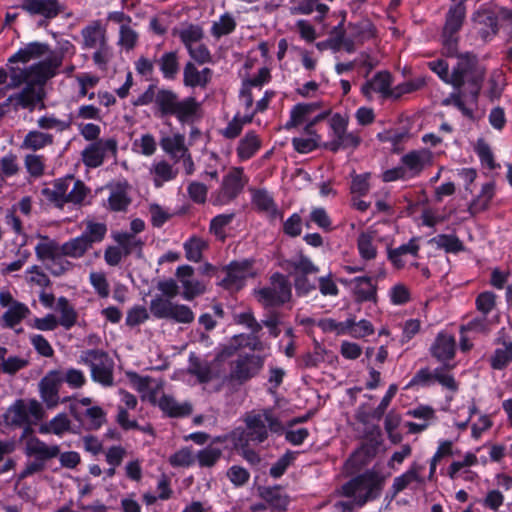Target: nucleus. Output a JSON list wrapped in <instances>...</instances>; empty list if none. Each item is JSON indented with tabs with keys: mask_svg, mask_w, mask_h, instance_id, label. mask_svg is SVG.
I'll return each mask as SVG.
<instances>
[{
	"mask_svg": "<svg viewBox=\"0 0 512 512\" xmlns=\"http://www.w3.org/2000/svg\"><path fill=\"white\" fill-rule=\"evenodd\" d=\"M62 62L63 56L61 54H50L47 59L25 68L10 67L12 85L18 87L25 83L26 86L19 93L11 95L3 106L12 103L15 107L33 110L41 100L36 86H42L47 80L54 77Z\"/></svg>",
	"mask_w": 512,
	"mask_h": 512,
	"instance_id": "nucleus-1",
	"label": "nucleus"
},
{
	"mask_svg": "<svg viewBox=\"0 0 512 512\" xmlns=\"http://www.w3.org/2000/svg\"><path fill=\"white\" fill-rule=\"evenodd\" d=\"M485 75V67L470 53L459 55L456 65L453 66L450 85L457 89V92L451 94L450 101L469 119L474 118Z\"/></svg>",
	"mask_w": 512,
	"mask_h": 512,
	"instance_id": "nucleus-2",
	"label": "nucleus"
},
{
	"mask_svg": "<svg viewBox=\"0 0 512 512\" xmlns=\"http://www.w3.org/2000/svg\"><path fill=\"white\" fill-rule=\"evenodd\" d=\"M153 104L155 117L163 119L175 117L180 123H192L198 116L200 103L194 97L181 98L169 88H159L154 84L132 101L135 107Z\"/></svg>",
	"mask_w": 512,
	"mask_h": 512,
	"instance_id": "nucleus-3",
	"label": "nucleus"
},
{
	"mask_svg": "<svg viewBox=\"0 0 512 512\" xmlns=\"http://www.w3.org/2000/svg\"><path fill=\"white\" fill-rule=\"evenodd\" d=\"M245 428L231 431L233 446L261 444L268 439L269 432L281 433L283 425L270 408L252 410L244 415Z\"/></svg>",
	"mask_w": 512,
	"mask_h": 512,
	"instance_id": "nucleus-4",
	"label": "nucleus"
},
{
	"mask_svg": "<svg viewBox=\"0 0 512 512\" xmlns=\"http://www.w3.org/2000/svg\"><path fill=\"white\" fill-rule=\"evenodd\" d=\"M80 37L81 49L92 51L94 65L99 70L106 71L114 57L106 25L101 20L90 21L80 30Z\"/></svg>",
	"mask_w": 512,
	"mask_h": 512,
	"instance_id": "nucleus-5",
	"label": "nucleus"
},
{
	"mask_svg": "<svg viewBox=\"0 0 512 512\" xmlns=\"http://www.w3.org/2000/svg\"><path fill=\"white\" fill-rule=\"evenodd\" d=\"M44 416L42 405L34 399L16 400L5 412L4 420L10 426L23 427L21 438L32 432L31 426Z\"/></svg>",
	"mask_w": 512,
	"mask_h": 512,
	"instance_id": "nucleus-6",
	"label": "nucleus"
},
{
	"mask_svg": "<svg viewBox=\"0 0 512 512\" xmlns=\"http://www.w3.org/2000/svg\"><path fill=\"white\" fill-rule=\"evenodd\" d=\"M383 483V479L375 471L369 470L343 485V494L353 498L358 506H362L380 495Z\"/></svg>",
	"mask_w": 512,
	"mask_h": 512,
	"instance_id": "nucleus-7",
	"label": "nucleus"
},
{
	"mask_svg": "<svg viewBox=\"0 0 512 512\" xmlns=\"http://www.w3.org/2000/svg\"><path fill=\"white\" fill-rule=\"evenodd\" d=\"M254 296L265 308L280 307L292 299V288L287 277L281 273H274L269 284L255 289Z\"/></svg>",
	"mask_w": 512,
	"mask_h": 512,
	"instance_id": "nucleus-8",
	"label": "nucleus"
},
{
	"mask_svg": "<svg viewBox=\"0 0 512 512\" xmlns=\"http://www.w3.org/2000/svg\"><path fill=\"white\" fill-rule=\"evenodd\" d=\"M349 117L335 113L329 119L330 127V141L325 144V147L332 151L337 152L341 149H355L361 143V138L356 132H348Z\"/></svg>",
	"mask_w": 512,
	"mask_h": 512,
	"instance_id": "nucleus-9",
	"label": "nucleus"
},
{
	"mask_svg": "<svg viewBox=\"0 0 512 512\" xmlns=\"http://www.w3.org/2000/svg\"><path fill=\"white\" fill-rule=\"evenodd\" d=\"M465 0L452 5L446 14L445 24L442 32V41L444 49L448 56H454L457 52L458 33L461 30L465 17L466 7Z\"/></svg>",
	"mask_w": 512,
	"mask_h": 512,
	"instance_id": "nucleus-10",
	"label": "nucleus"
},
{
	"mask_svg": "<svg viewBox=\"0 0 512 512\" xmlns=\"http://www.w3.org/2000/svg\"><path fill=\"white\" fill-rule=\"evenodd\" d=\"M81 362L90 367L91 377L95 382L109 387L113 385V360L109 355L98 349L85 351L81 355Z\"/></svg>",
	"mask_w": 512,
	"mask_h": 512,
	"instance_id": "nucleus-11",
	"label": "nucleus"
},
{
	"mask_svg": "<svg viewBox=\"0 0 512 512\" xmlns=\"http://www.w3.org/2000/svg\"><path fill=\"white\" fill-rule=\"evenodd\" d=\"M118 142L115 138H102L89 143L81 152V160L89 169L102 166L106 159L116 158Z\"/></svg>",
	"mask_w": 512,
	"mask_h": 512,
	"instance_id": "nucleus-12",
	"label": "nucleus"
},
{
	"mask_svg": "<svg viewBox=\"0 0 512 512\" xmlns=\"http://www.w3.org/2000/svg\"><path fill=\"white\" fill-rule=\"evenodd\" d=\"M152 315L159 319H170L177 323L188 324L193 322L195 315L191 308L157 296L150 302Z\"/></svg>",
	"mask_w": 512,
	"mask_h": 512,
	"instance_id": "nucleus-13",
	"label": "nucleus"
},
{
	"mask_svg": "<svg viewBox=\"0 0 512 512\" xmlns=\"http://www.w3.org/2000/svg\"><path fill=\"white\" fill-rule=\"evenodd\" d=\"M264 356L253 353L239 354L230 363L229 378L243 384L257 376L264 367Z\"/></svg>",
	"mask_w": 512,
	"mask_h": 512,
	"instance_id": "nucleus-14",
	"label": "nucleus"
},
{
	"mask_svg": "<svg viewBox=\"0 0 512 512\" xmlns=\"http://www.w3.org/2000/svg\"><path fill=\"white\" fill-rule=\"evenodd\" d=\"M247 182L248 179L244 175L243 168H233L223 177L221 186L215 195L214 204L230 203L241 193Z\"/></svg>",
	"mask_w": 512,
	"mask_h": 512,
	"instance_id": "nucleus-15",
	"label": "nucleus"
},
{
	"mask_svg": "<svg viewBox=\"0 0 512 512\" xmlns=\"http://www.w3.org/2000/svg\"><path fill=\"white\" fill-rule=\"evenodd\" d=\"M251 203L260 214H263L270 223L283 219V212L278 208L272 194L266 189H250Z\"/></svg>",
	"mask_w": 512,
	"mask_h": 512,
	"instance_id": "nucleus-16",
	"label": "nucleus"
},
{
	"mask_svg": "<svg viewBox=\"0 0 512 512\" xmlns=\"http://www.w3.org/2000/svg\"><path fill=\"white\" fill-rule=\"evenodd\" d=\"M107 189L109 190L108 208L114 212H125L132 202L129 182L126 179L116 180L110 182Z\"/></svg>",
	"mask_w": 512,
	"mask_h": 512,
	"instance_id": "nucleus-17",
	"label": "nucleus"
},
{
	"mask_svg": "<svg viewBox=\"0 0 512 512\" xmlns=\"http://www.w3.org/2000/svg\"><path fill=\"white\" fill-rule=\"evenodd\" d=\"M64 382L63 372L60 370L49 371L40 381V395L48 408H54L59 403V389Z\"/></svg>",
	"mask_w": 512,
	"mask_h": 512,
	"instance_id": "nucleus-18",
	"label": "nucleus"
},
{
	"mask_svg": "<svg viewBox=\"0 0 512 512\" xmlns=\"http://www.w3.org/2000/svg\"><path fill=\"white\" fill-rule=\"evenodd\" d=\"M176 277L183 288L182 297L185 300H193L206 290L205 284L194 278V268L192 266H179L176 270Z\"/></svg>",
	"mask_w": 512,
	"mask_h": 512,
	"instance_id": "nucleus-19",
	"label": "nucleus"
},
{
	"mask_svg": "<svg viewBox=\"0 0 512 512\" xmlns=\"http://www.w3.org/2000/svg\"><path fill=\"white\" fill-rule=\"evenodd\" d=\"M20 7L32 16L39 15L47 20L57 17L63 11L59 0H23Z\"/></svg>",
	"mask_w": 512,
	"mask_h": 512,
	"instance_id": "nucleus-20",
	"label": "nucleus"
},
{
	"mask_svg": "<svg viewBox=\"0 0 512 512\" xmlns=\"http://www.w3.org/2000/svg\"><path fill=\"white\" fill-rule=\"evenodd\" d=\"M478 464V458L475 453L467 452L462 459L454 460L447 469V475L455 480L462 478L465 481L473 482L478 478L477 473L470 470V467Z\"/></svg>",
	"mask_w": 512,
	"mask_h": 512,
	"instance_id": "nucleus-21",
	"label": "nucleus"
},
{
	"mask_svg": "<svg viewBox=\"0 0 512 512\" xmlns=\"http://www.w3.org/2000/svg\"><path fill=\"white\" fill-rule=\"evenodd\" d=\"M24 454L27 457H33L36 460L46 463L59 455V446L48 445L38 437L32 435L25 441Z\"/></svg>",
	"mask_w": 512,
	"mask_h": 512,
	"instance_id": "nucleus-22",
	"label": "nucleus"
},
{
	"mask_svg": "<svg viewBox=\"0 0 512 512\" xmlns=\"http://www.w3.org/2000/svg\"><path fill=\"white\" fill-rule=\"evenodd\" d=\"M50 54H59L58 52L50 51V47L46 43L42 42H30L26 44L24 47L20 48L16 53H14L9 59L8 63H28L32 60H37L42 57L47 59ZM62 56L63 54L60 53Z\"/></svg>",
	"mask_w": 512,
	"mask_h": 512,
	"instance_id": "nucleus-23",
	"label": "nucleus"
},
{
	"mask_svg": "<svg viewBox=\"0 0 512 512\" xmlns=\"http://www.w3.org/2000/svg\"><path fill=\"white\" fill-rule=\"evenodd\" d=\"M420 245L419 239L416 237L411 238L407 243L400 245L397 248L387 249V258L396 269L405 267L408 257L417 258L419 256Z\"/></svg>",
	"mask_w": 512,
	"mask_h": 512,
	"instance_id": "nucleus-24",
	"label": "nucleus"
},
{
	"mask_svg": "<svg viewBox=\"0 0 512 512\" xmlns=\"http://www.w3.org/2000/svg\"><path fill=\"white\" fill-rule=\"evenodd\" d=\"M213 77V70L204 67L199 70L195 63L188 61L183 68V85L189 88L205 89L211 82Z\"/></svg>",
	"mask_w": 512,
	"mask_h": 512,
	"instance_id": "nucleus-25",
	"label": "nucleus"
},
{
	"mask_svg": "<svg viewBox=\"0 0 512 512\" xmlns=\"http://www.w3.org/2000/svg\"><path fill=\"white\" fill-rule=\"evenodd\" d=\"M424 470V466L413 462L409 466V468L401 475L397 476L393 480V484L391 486V490L393 495H397L403 490L407 488H413V485H421L424 483V478L422 476V472Z\"/></svg>",
	"mask_w": 512,
	"mask_h": 512,
	"instance_id": "nucleus-26",
	"label": "nucleus"
},
{
	"mask_svg": "<svg viewBox=\"0 0 512 512\" xmlns=\"http://www.w3.org/2000/svg\"><path fill=\"white\" fill-rule=\"evenodd\" d=\"M431 162V153L428 150H413L401 158V163L410 179L417 177L425 166Z\"/></svg>",
	"mask_w": 512,
	"mask_h": 512,
	"instance_id": "nucleus-27",
	"label": "nucleus"
},
{
	"mask_svg": "<svg viewBox=\"0 0 512 512\" xmlns=\"http://www.w3.org/2000/svg\"><path fill=\"white\" fill-rule=\"evenodd\" d=\"M251 275V265L248 262H233L227 268L222 285L230 290H239Z\"/></svg>",
	"mask_w": 512,
	"mask_h": 512,
	"instance_id": "nucleus-28",
	"label": "nucleus"
},
{
	"mask_svg": "<svg viewBox=\"0 0 512 512\" xmlns=\"http://www.w3.org/2000/svg\"><path fill=\"white\" fill-rule=\"evenodd\" d=\"M178 173V168L164 159L153 161L149 168V175L156 188H160L164 183L176 179Z\"/></svg>",
	"mask_w": 512,
	"mask_h": 512,
	"instance_id": "nucleus-29",
	"label": "nucleus"
},
{
	"mask_svg": "<svg viewBox=\"0 0 512 512\" xmlns=\"http://www.w3.org/2000/svg\"><path fill=\"white\" fill-rule=\"evenodd\" d=\"M392 79L388 72H378L370 81L362 86V93L371 98L373 93H379L384 98L394 97V89L391 90Z\"/></svg>",
	"mask_w": 512,
	"mask_h": 512,
	"instance_id": "nucleus-30",
	"label": "nucleus"
},
{
	"mask_svg": "<svg viewBox=\"0 0 512 512\" xmlns=\"http://www.w3.org/2000/svg\"><path fill=\"white\" fill-rule=\"evenodd\" d=\"M350 284L352 285L353 295L357 302L377 301V285L371 277H355L350 281Z\"/></svg>",
	"mask_w": 512,
	"mask_h": 512,
	"instance_id": "nucleus-31",
	"label": "nucleus"
},
{
	"mask_svg": "<svg viewBox=\"0 0 512 512\" xmlns=\"http://www.w3.org/2000/svg\"><path fill=\"white\" fill-rule=\"evenodd\" d=\"M62 181H67V188L64 192L65 205L73 204L75 206H81L90 193V189L83 181L74 179L73 176L62 178Z\"/></svg>",
	"mask_w": 512,
	"mask_h": 512,
	"instance_id": "nucleus-32",
	"label": "nucleus"
},
{
	"mask_svg": "<svg viewBox=\"0 0 512 512\" xmlns=\"http://www.w3.org/2000/svg\"><path fill=\"white\" fill-rule=\"evenodd\" d=\"M71 413L74 418L81 422L85 429L87 430H98L100 429L104 423L106 422V412L100 406H91L88 407L82 416H80L76 410L75 406H71Z\"/></svg>",
	"mask_w": 512,
	"mask_h": 512,
	"instance_id": "nucleus-33",
	"label": "nucleus"
},
{
	"mask_svg": "<svg viewBox=\"0 0 512 512\" xmlns=\"http://www.w3.org/2000/svg\"><path fill=\"white\" fill-rule=\"evenodd\" d=\"M185 135L174 133L161 138L160 146L162 150L168 154L175 163L181 161V157L189 151L185 144Z\"/></svg>",
	"mask_w": 512,
	"mask_h": 512,
	"instance_id": "nucleus-34",
	"label": "nucleus"
},
{
	"mask_svg": "<svg viewBox=\"0 0 512 512\" xmlns=\"http://www.w3.org/2000/svg\"><path fill=\"white\" fill-rule=\"evenodd\" d=\"M431 354L440 362L451 360L455 354V339L446 333H439L431 346Z\"/></svg>",
	"mask_w": 512,
	"mask_h": 512,
	"instance_id": "nucleus-35",
	"label": "nucleus"
},
{
	"mask_svg": "<svg viewBox=\"0 0 512 512\" xmlns=\"http://www.w3.org/2000/svg\"><path fill=\"white\" fill-rule=\"evenodd\" d=\"M262 141L254 130H249L239 140L236 153L240 161L251 159L261 148Z\"/></svg>",
	"mask_w": 512,
	"mask_h": 512,
	"instance_id": "nucleus-36",
	"label": "nucleus"
},
{
	"mask_svg": "<svg viewBox=\"0 0 512 512\" xmlns=\"http://www.w3.org/2000/svg\"><path fill=\"white\" fill-rule=\"evenodd\" d=\"M54 143V136L49 132L30 130L20 145L23 150L38 151L51 146Z\"/></svg>",
	"mask_w": 512,
	"mask_h": 512,
	"instance_id": "nucleus-37",
	"label": "nucleus"
},
{
	"mask_svg": "<svg viewBox=\"0 0 512 512\" xmlns=\"http://www.w3.org/2000/svg\"><path fill=\"white\" fill-rule=\"evenodd\" d=\"M156 64L166 80H175L180 71L179 55L177 51L164 52L157 60Z\"/></svg>",
	"mask_w": 512,
	"mask_h": 512,
	"instance_id": "nucleus-38",
	"label": "nucleus"
},
{
	"mask_svg": "<svg viewBox=\"0 0 512 512\" xmlns=\"http://www.w3.org/2000/svg\"><path fill=\"white\" fill-rule=\"evenodd\" d=\"M31 314L29 307L24 303H15L9 307L0 317L1 326L4 328L15 329L22 320Z\"/></svg>",
	"mask_w": 512,
	"mask_h": 512,
	"instance_id": "nucleus-39",
	"label": "nucleus"
},
{
	"mask_svg": "<svg viewBox=\"0 0 512 512\" xmlns=\"http://www.w3.org/2000/svg\"><path fill=\"white\" fill-rule=\"evenodd\" d=\"M321 108V102L298 103L290 111V119L285 128L291 129L301 125L307 118Z\"/></svg>",
	"mask_w": 512,
	"mask_h": 512,
	"instance_id": "nucleus-40",
	"label": "nucleus"
},
{
	"mask_svg": "<svg viewBox=\"0 0 512 512\" xmlns=\"http://www.w3.org/2000/svg\"><path fill=\"white\" fill-rule=\"evenodd\" d=\"M158 407L170 417H184L192 412L190 403H178L172 396L166 394L160 397Z\"/></svg>",
	"mask_w": 512,
	"mask_h": 512,
	"instance_id": "nucleus-41",
	"label": "nucleus"
},
{
	"mask_svg": "<svg viewBox=\"0 0 512 512\" xmlns=\"http://www.w3.org/2000/svg\"><path fill=\"white\" fill-rule=\"evenodd\" d=\"M56 311L60 314L58 322L66 330H70L78 320V313L66 297H59Z\"/></svg>",
	"mask_w": 512,
	"mask_h": 512,
	"instance_id": "nucleus-42",
	"label": "nucleus"
},
{
	"mask_svg": "<svg viewBox=\"0 0 512 512\" xmlns=\"http://www.w3.org/2000/svg\"><path fill=\"white\" fill-rule=\"evenodd\" d=\"M495 194V185L492 182L486 183L482 186L480 194L472 200L468 207V212L471 216H475L485 211Z\"/></svg>",
	"mask_w": 512,
	"mask_h": 512,
	"instance_id": "nucleus-43",
	"label": "nucleus"
},
{
	"mask_svg": "<svg viewBox=\"0 0 512 512\" xmlns=\"http://www.w3.org/2000/svg\"><path fill=\"white\" fill-rule=\"evenodd\" d=\"M92 247L81 235L71 238L61 245V255L73 259L82 258Z\"/></svg>",
	"mask_w": 512,
	"mask_h": 512,
	"instance_id": "nucleus-44",
	"label": "nucleus"
},
{
	"mask_svg": "<svg viewBox=\"0 0 512 512\" xmlns=\"http://www.w3.org/2000/svg\"><path fill=\"white\" fill-rule=\"evenodd\" d=\"M357 249L362 260H374L378 254L375 245V234L370 231L361 232L357 238Z\"/></svg>",
	"mask_w": 512,
	"mask_h": 512,
	"instance_id": "nucleus-45",
	"label": "nucleus"
},
{
	"mask_svg": "<svg viewBox=\"0 0 512 512\" xmlns=\"http://www.w3.org/2000/svg\"><path fill=\"white\" fill-rule=\"evenodd\" d=\"M40 241L35 246V254L41 261L51 260L61 255V245L56 240L47 236H40Z\"/></svg>",
	"mask_w": 512,
	"mask_h": 512,
	"instance_id": "nucleus-46",
	"label": "nucleus"
},
{
	"mask_svg": "<svg viewBox=\"0 0 512 512\" xmlns=\"http://www.w3.org/2000/svg\"><path fill=\"white\" fill-rule=\"evenodd\" d=\"M71 430V420L65 413H59L48 423L41 425L39 431L42 434H54L62 436Z\"/></svg>",
	"mask_w": 512,
	"mask_h": 512,
	"instance_id": "nucleus-47",
	"label": "nucleus"
},
{
	"mask_svg": "<svg viewBox=\"0 0 512 512\" xmlns=\"http://www.w3.org/2000/svg\"><path fill=\"white\" fill-rule=\"evenodd\" d=\"M430 242L437 249L444 250L447 253H458L464 250L462 241L455 234H439L433 237Z\"/></svg>",
	"mask_w": 512,
	"mask_h": 512,
	"instance_id": "nucleus-48",
	"label": "nucleus"
},
{
	"mask_svg": "<svg viewBox=\"0 0 512 512\" xmlns=\"http://www.w3.org/2000/svg\"><path fill=\"white\" fill-rule=\"evenodd\" d=\"M185 257L192 262H200L202 260V253L208 248V242L198 236H191L183 244Z\"/></svg>",
	"mask_w": 512,
	"mask_h": 512,
	"instance_id": "nucleus-49",
	"label": "nucleus"
},
{
	"mask_svg": "<svg viewBox=\"0 0 512 512\" xmlns=\"http://www.w3.org/2000/svg\"><path fill=\"white\" fill-rule=\"evenodd\" d=\"M66 188L67 181H62V178H60L55 180L51 187L43 188L41 194L56 207L63 208L65 206L64 192Z\"/></svg>",
	"mask_w": 512,
	"mask_h": 512,
	"instance_id": "nucleus-50",
	"label": "nucleus"
},
{
	"mask_svg": "<svg viewBox=\"0 0 512 512\" xmlns=\"http://www.w3.org/2000/svg\"><path fill=\"white\" fill-rule=\"evenodd\" d=\"M253 121V114H245L241 116L237 113L232 120H230L225 128L221 130V135L226 139H235L238 137L243 127Z\"/></svg>",
	"mask_w": 512,
	"mask_h": 512,
	"instance_id": "nucleus-51",
	"label": "nucleus"
},
{
	"mask_svg": "<svg viewBox=\"0 0 512 512\" xmlns=\"http://www.w3.org/2000/svg\"><path fill=\"white\" fill-rule=\"evenodd\" d=\"M473 19L475 23L483 25L479 29V33L483 38L495 35L498 32V19L493 13L488 11L477 12Z\"/></svg>",
	"mask_w": 512,
	"mask_h": 512,
	"instance_id": "nucleus-52",
	"label": "nucleus"
},
{
	"mask_svg": "<svg viewBox=\"0 0 512 512\" xmlns=\"http://www.w3.org/2000/svg\"><path fill=\"white\" fill-rule=\"evenodd\" d=\"M512 362V342L504 340L502 346L497 348L490 358L491 367L501 370Z\"/></svg>",
	"mask_w": 512,
	"mask_h": 512,
	"instance_id": "nucleus-53",
	"label": "nucleus"
},
{
	"mask_svg": "<svg viewBox=\"0 0 512 512\" xmlns=\"http://www.w3.org/2000/svg\"><path fill=\"white\" fill-rule=\"evenodd\" d=\"M189 373L194 375L200 383H208L213 378L211 363L199 358H191Z\"/></svg>",
	"mask_w": 512,
	"mask_h": 512,
	"instance_id": "nucleus-54",
	"label": "nucleus"
},
{
	"mask_svg": "<svg viewBox=\"0 0 512 512\" xmlns=\"http://www.w3.org/2000/svg\"><path fill=\"white\" fill-rule=\"evenodd\" d=\"M236 28V21L230 13L220 16L218 21L213 22L211 26V35L217 39L231 34Z\"/></svg>",
	"mask_w": 512,
	"mask_h": 512,
	"instance_id": "nucleus-55",
	"label": "nucleus"
},
{
	"mask_svg": "<svg viewBox=\"0 0 512 512\" xmlns=\"http://www.w3.org/2000/svg\"><path fill=\"white\" fill-rule=\"evenodd\" d=\"M353 324V318L347 319L343 322H338L332 318H325L318 321L317 326L324 333H335L336 335H346L349 328Z\"/></svg>",
	"mask_w": 512,
	"mask_h": 512,
	"instance_id": "nucleus-56",
	"label": "nucleus"
},
{
	"mask_svg": "<svg viewBox=\"0 0 512 512\" xmlns=\"http://www.w3.org/2000/svg\"><path fill=\"white\" fill-rule=\"evenodd\" d=\"M25 281L30 287H38L43 290L51 285L48 275L37 265L26 270Z\"/></svg>",
	"mask_w": 512,
	"mask_h": 512,
	"instance_id": "nucleus-57",
	"label": "nucleus"
},
{
	"mask_svg": "<svg viewBox=\"0 0 512 512\" xmlns=\"http://www.w3.org/2000/svg\"><path fill=\"white\" fill-rule=\"evenodd\" d=\"M107 233V226L104 223L87 221L86 227L81 236L85 238L92 247L94 243L101 242Z\"/></svg>",
	"mask_w": 512,
	"mask_h": 512,
	"instance_id": "nucleus-58",
	"label": "nucleus"
},
{
	"mask_svg": "<svg viewBox=\"0 0 512 512\" xmlns=\"http://www.w3.org/2000/svg\"><path fill=\"white\" fill-rule=\"evenodd\" d=\"M114 240L118 243L125 256L131 254L136 249H141L143 245L139 238L127 232L114 235Z\"/></svg>",
	"mask_w": 512,
	"mask_h": 512,
	"instance_id": "nucleus-59",
	"label": "nucleus"
},
{
	"mask_svg": "<svg viewBox=\"0 0 512 512\" xmlns=\"http://www.w3.org/2000/svg\"><path fill=\"white\" fill-rule=\"evenodd\" d=\"M89 282L100 298H107L110 294V285L106 274L101 271H92L89 274Z\"/></svg>",
	"mask_w": 512,
	"mask_h": 512,
	"instance_id": "nucleus-60",
	"label": "nucleus"
},
{
	"mask_svg": "<svg viewBox=\"0 0 512 512\" xmlns=\"http://www.w3.org/2000/svg\"><path fill=\"white\" fill-rule=\"evenodd\" d=\"M235 214H219L212 218L210 221L209 231L214 234L219 240H224L226 237L225 227L228 226L234 219Z\"/></svg>",
	"mask_w": 512,
	"mask_h": 512,
	"instance_id": "nucleus-61",
	"label": "nucleus"
},
{
	"mask_svg": "<svg viewBox=\"0 0 512 512\" xmlns=\"http://www.w3.org/2000/svg\"><path fill=\"white\" fill-rule=\"evenodd\" d=\"M157 149L155 137L152 134H143L133 142V150L144 156H152Z\"/></svg>",
	"mask_w": 512,
	"mask_h": 512,
	"instance_id": "nucleus-62",
	"label": "nucleus"
},
{
	"mask_svg": "<svg viewBox=\"0 0 512 512\" xmlns=\"http://www.w3.org/2000/svg\"><path fill=\"white\" fill-rule=\"evenodd\" d=\"M45 157L38 154H27L24 158V165L27 172L35 178L41 177L45 170Z\"/></svg>",
	"mask_w": 512,
	"mask_h": 512,
	"instance_id": "nucleus-63",
	"label": "nucleus"
},
{
	"mask_svg": "<svg viewBox=\"0 0 512 512\" xmlns=\"http://www.w3.org/2000/svg\"><path fill=\"white\" fill-rule=\"evenodd\" d=\"M222 456V450L212 445L200 450L197 453V461L201 467H212Z\"/></svg>",
	"mask_w": 512,
	"mask_h": 512,
	"instance_id": "nucleus-64",
	"label": "nucleus"
}]
</instances>
